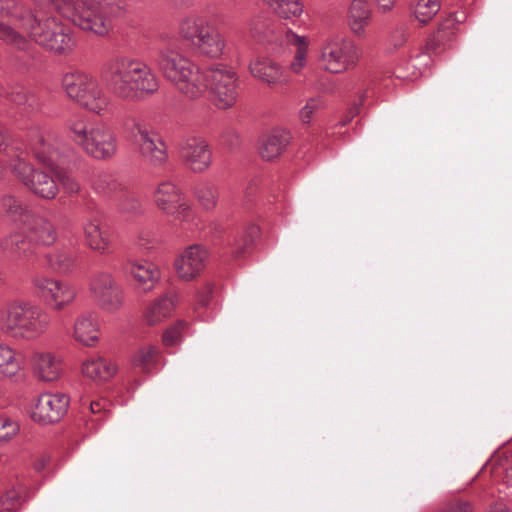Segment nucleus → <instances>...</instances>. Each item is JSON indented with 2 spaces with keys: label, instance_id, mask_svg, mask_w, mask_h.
<instances>
[{
  "label": "nucleus",
  "instance_id": "nucleus-47",
  "mask_svg": "<svg viewBox=\"0 0 512 512\" xmlns=\"http://www.w3.org/2000/svg\"><path fill=\"white\" fill-rule=\"evenodd\" d=\"M248 28L251 36L254 38H258L264 33L266 29V24L260 17H257L249 22Z\"/></svg>",
  "mask_w": 512,
  "mask_h": 512
},
{
  "label": "nucleus",
  "instance_id": "nucleus-10",
  "mask_svg": "<svg viewBox=\"0 0 512 512\" xmlns=\"http://www.w3.org/2000/svg\"><path fill=\"white\" fill-rule=\"evenodd\" d=\"M205 77L214 105L222 110L233 107L238 99L236 72L226 66L217 65L206 70Z\"/></svg>",
  "mask_w": 512,
  "mask_h": 512
},
{
  "label": "nucleus",
  "instance_id": "nucleus-15",
  "mask_svg": "<svg viewBox=\"0 0 512 512\" xmlns=\"http://www.w3.org/2000/svg\"><path fill=\"white\" fill-rule=\"evenodd\" d=\"M208 258V251L199 244L185 248L176 258L174 267L179 279L191 281L204 270Z\"/></svg>",
  "mask_w": 512,
  "mask_h": 512
},
{
  "label": "nucleus",
  "instance_id": "nucleus-44",
  "mask_svg": "<svg viewBox=\"0 0 512 512\" xmlns=\"http://www.w3.org/2000/svg\"><path fill=\"white\" fill-rule=\"evenodd\" d=\"M320 105L321 101L319 98H310L299 112L302 122L309 123L312 115L320 108Z\"/></svg>",
  "mask_w": 512,
  "mask_h": 512
},
{
  "label": "nucleus",
  "instance_id": "nucleus-32",
  "mask_svg": "<svg viewBox=\"0 0 512 512\" xmlns=\"http://www.w3.org/2000/svg\"><path fill=\"white\" fill-rule=\"evenodd\" d=\"M32 240L29 235L15 233L6 238L1 247L15 257H26L32 251Z\"/></svg>",
  "mask_w": 512,
  "mask_h": 512
},
{
  "label": "nucleus",
  "instance_id": "nucleus-7",
  "mask_svg": "<svg viewBox=\"0 0 512 512\" xmlns=\"http://www.w3.org/2000/svg\"><path fill=\"white\" fill-rule=\"evenodd\" d=\"M28 150L41 165L58 176L64 189L70 193L79 190V185L69 175L58 170L60 141L54 133L44 130L31 131L28 137Z\"/></svg>",
  "mask_w": 512,
  "mask_h": 512
},
{
  "label": "nucleus",
  "instance_id": "nucleus-16",
  "mask_svg": "<svg viewBox=\"0 0 512 512\" xmlns=\"http://www.w3.org/2000/svg\"><path fill=\"white\" fill-rule=\"evenodd\" d=\"M180 156L185 165L196 173L207 170L212 162V151L208 142L202 137L187 139L181 147Z\"/></svg>",
  "mask_w": 512,
  "mask_h": 512
},
{
  "label": "nucleus",
  "instance_id": "nucleus-49",
  "mask_svg": "<svg viewBox=\"0 0 512 512\" xmlns=\"http://www.w3.org/2000/svg\"><path fill=\"white\" fill-rule=\"evenodd\" d=\"M143 211V203L135 197H130V214H139Z\"/></svg>",
  "mask_w": 512,
  "mask_h": 512
},
{
  "label": "nucleus",
  "instance_id": "nucleus-38",
  "mask_svg": "<svg viewBox=\"0 0 512 512\" xmlns=\"http://www.w3.org/2000/svg\"><path fill=\"white\" fill-rule=\"evenodd\" d=\"M22 354H0V378L16 376L23 367Z\"/></svg>",
  "mask_w": 512,
  "mask_h": 512
},
{
  "label": "nucleus",
  "instance_id": "nucleus-37",
  "mask_svg": "<svg viewBox=\"0 0 512 512\" xmlns=\"http://www.w3.org/2000/svg\"><path fill=\"white\" fill-rule=\"evenodd\" d=\"M3 212L13 221L25 223L30 216L27 206L11 195H4L1 199Z\"/></svg>",
  "mask_w": 512,
  "mask_h": 512
},
{
  "label": "nucleus",
  "instance_id": "nucleus-1",
  "mask_svg": "<svg viewBox=\"0 0 512 512\" xmlns=\"http://www.w3.org/2000/svg\"><path fill=\"white\" fill-rule=\"evenodd\" d=\"M36 7L48 11L33 13L16 0H0V41L19 51L31 47V41L40 46L62 53L72 46L71 21L83 30L104 35L109 22L103 11L105 0H31ZM127 0H110L120 8Z\"/></svg>",
  "mask_w": 512,
  "mask_h": 512
},
{
  "label": "nucleus",
  "instance_id": "nucleus-52",
  "mask_svg": "<svg viewBox=\"0 0 512 512\" xmlns=\"http://www.w3.org/2000/svg\"><path fill=\"white\" fill-rule=\"evenodd\" d=\"M100 409H101V407H100L99 403H91L90 404V410L92 413H97L100 411Z\"/></svg>",
  "mask_w": 512,
  "mask_h": 512
},
{
  "label": "nucleus",
  "instance_id": "nucleus-33",
  "mask_svg": "<svg viewBox=\"0 0 512 512\" xmlns=\"http://www.w3.org/2000/svg\"><path fill=\"white\" fill-rule=\"evenodd\" d=\"M26 488L22 484L13 485L0 495V512H17L24 501Z\"/></svg>",
  "mask_w": 512,
  "mask_h": 512
},
{
  "label": "nucleus",
  "instance_id": "nucleus-14",
  "mask_svg": "<svg viewBox=\"0 0 512 512\" xmlns=\"http://www.w3.org/2000/svg\"><path fill=\"white\" fill-rule=\"evenodd\" d=\"M159 88L156 74L145 63L130 61V99L144 100Z\"/></svg>",
  "mask_w": 512,
  "mask_h": 512
},
{
  "label": "nucleus",
  "instance_id": "nucleus-41",
  "mask_svg": "<svg viewBox=\"0 0 512 512\" xmlns=\"http://www.w3.org/2000/svg\"><path fill=\"white\" fill-rule=\"evenodd\" d=\"M166 215L172 216L176 221L185 224H193L196 218L195 211L185 197H182L175 205V208L170 213H166Z\"/></svg>",
  "mask_w": 512,
  "mask_h": 512
},
{
  "label": "nucleus",
  "instance_id": "nucleus-8",
  "mask_svg": "<svg viewBox=\"0 0 512 512\" xmlns=\"http://www.w3.org/2000/svg\"><path fill=\"white\" fill-rule=\"evenodd\" d=\"M130 151L138 154L153 167H164L168 161L165 142L148 124L140 120H134L130 126Z\"/></svg>",
  "mask_w": 512,
  "mask_h": 512
},
{
  "label": "nucleus",
  "instance_id": "nucleus-24",
  "mask_svg": "<svg viewBox=\"0 0 512 512\" xmlns=\"http://www.w3.org/2000/svg\"><path fill=\"white\" fill-rule=\"evenodd\" d=\"M291 141V134L285 129H274L263 137L260 146V156L267 161H272L281 156Z\"/></svg>",
  "mask_w": 512,
  "mask_h": 512
},
{
  "label": "nucleus",
  "instance_id": "nucleus-50",
  "mask_svg": "<svg viewBox=\"0 0 512 512\" xmlns=\"http://www.w3.org/2000/svg\"><path fill=\"white\" fill-rule=\"evenodd\" d=\"M486 512H512L510 508L503 502L492 504Z\"/></svg>",
  "mask_w": 512,
  "mask_h": 512
},
{
  "label": "nucleus",
  "instance_id": "nucleus-53",
  "mask_svg": "<svg viewBox=\"0 0 512 512\" xmlns=\"http://www.w3.org/2000/svg\"><path fill=\"white\" fill-rule=\"evenodd\" d=\"M350 113H351V117H354L355 115H357L359 113V107L358 106L353 107L351 109Z\"/></svg>",
  "mask_w": 512,
  "mask_h": 512
},
{
  "label": "nucleus",
  "instance_id": "nucleus-20",
  "mask_svg": "<svg viewBox=\"0 0 512 512\" xmlns=\"http://www.w3.org/2000/svg\"><path fill=\"white\" fill-rule=\"evenodd\" d=\"M249 71L254 78L271 87L286 82L284 68L268 57H256L251 60Z\"/></svg>",
  "mask_w": 512,
  "mask_h": 512
},
{
  "label": "nucleus",
  "instance_id": "nucleus-18",
  "mask_svg": "<svg viewBox=\"0 0 512 512\" xmlns=\"http://www.w3.org/2000/svg\"><path fill=\"white\" fill-rule=\"evenodd\" d=\"M373 17L371 3L368 0H351L346 11V23L353 35L362 38Z\"/></svg>",
  "mask_w": 512,
  "mask_h": 512
},
{
  "label": "nucleus",
  "instance_id": "nucleus-11",
  "mask_svg": "<svg viewBox=\"0 0 512 512\" xmlns=\"http://www.w3.org/2000/svg\"><path fill=\"white\" fill-rule=\"evenodd\" d=\"M33 283L39 295L58 311L70 305L77 294L76 288L72 284L45 276L36 277Z\"/></svg>",
  "mask_w": 512,
  "mask_h": 512
},
{
  "label": "nucleus",
  "instance_id": "nucleus-5",
  "mask_svg": "<svg viewBox=\"0 0 512 512\" xmlns=\"http://www.w3.org/2000/svg\"><path fill=\"white\" fill-rule=\"evenodd\" d=\"M62 88L66 95L82 108L101 114L108 106V97L98 79L82 71L64 74Z\"/></svg>",
  "mask_w": 512,
  "mask_h": 512
},
{
  "label": "nucleus",
  "instance_id": "nucleus-31",
  "mask_svg": "<svg viewBox=\"0 0 512 512\" xmlns=\"http://www.w3.org/2000/svg\"><path fill=\"white\" fill-rule=\"evenodd\" d=\"M84 235L88 246L97 251H105L108 248L109 239L96 219L87 221L84 224Z\"/></svg>",
  "mask_w": 512,
  "mask_h": 512
},
{
  "label": "nucleus",
  "instance_id": "nucleus-43",
  "mask_svg": "<svg viewBox=\"0 0 512 512\" xmlns=\"http://www.w3.org/2000/svg\"><path fill=\"white\" fill-rule=\"evenodd\" d=\"M286 43L293 49L294 54H308L310 39L288 30L285 34Z\"/></svg>",
  "mask_w": 512,
  "mask_h": 512
},
{
  "label": "nucleus",
  "instance_id": "nucleus-13",
  "mask_svg": "<svg viewBox=\"0 0 512 512\" xmlns=\"http://www.w3.org/2000/svg\"><path fill=\"white\" fill-rule=\"evenodd\" d=\"M90 291L98 305L107 312H115L123 304V292L109 274L95 276L91 280Z\"/></svg>",
  "mask_w": 512,
  "mask_h": 512
},
{
  "label": "nucleus",
  "instance_id": "nucleus-2",
  "mask_svg": "<svg viewBox=\"0 0 512 512\" xmlns=\"http://www.w3.org/2000/svg\"><path fill=\"white\" fill-rule=\"evenodd\" d=\"M159 67L164 77L188 99H199L205 94L207 90L205 71L183 56L175 42L169 43L161 50Z\"/></svg>",
  "mask_w": 512,
  "mask_h": 512
},
{
  "label": "nucleus",
  "instance_id": "nucleus-29",
  "mask_svg": "<svg viewBox=\"0 0 512 512\" xmlns=\"http://www.w3.org/2000/svg\"><path fill=\"white\" fill-rule=\"evenodd\" d=\"M260 230L256 225H250L240 231L229 240L231 253L235 257H240L248 251L254 240L259 236Z\"/></svg>",
  "mask_w": 512,
  "mask_h": 512
},
{
  "label": "nucleus",
  "instance_id": "nucleus-6",
  "mask_svg": "<svg viewBox=\"0 0 512 512\" xmlns=\"http://www.w3.org/2000/svg\"><path fill=\"white\" fill-rule=\"evenodd\" d=\"M179 35L197 52L209 58L222 55L225 43L218 29L202 16H189L179 25Z\"/></svg>",
  "mask_w": 512,
  "mask_h": 512
},
{
  "label": "nucleus",
  "instance_id": "nucleus-54",
  "mask_svg": "<svg viewBox=\"0 0 512 512\" xmlns=\"http://www.w3.org/2000/svg\"><path fill=\"white\" fill-rule=\"evenodd\" d=\"M152 355H153V354H151V353L143 354V356H144V357H143V361H147V360H148V358H151V356H152Z\"/></svg>",
  "mask_w": 512,
  "mask_h": 512
},
{
  "label": "nucleus",
  "instance_id": "nucleus-51",
  "mask_svg": "<svg viewBox=\"0 0 512 512\" xmlns=\"http://www.w3.org/2000/svg\"><path fill=\"white\" fill-rule=\"evenodd\" d=\"M504 481L512 487V465L505 469Z\"/></svg>",
  "mask_w": 512,
  "mask_h": 512
},
{
  "label": "nucleus",
  "instance_id": "nucleus-39",
  "mask_svg": "<svg viewBox=\"0 0 512 512\" xmlns=\"http://www.w3.org/2000/svg\"><path fill=\"white\" fill-rule=\"evenodd\" d=\"M440 7L439 0H418L414 8L415 18L426 24L440 11Z\"/></svg>",
  "mask_w": 512,
  "mask_h": 512
},
{
  "label": "nucleus",
  "instance_id": "nucleus-42",
  "mask_svg": "<svg viewBox=\"0 0 512 512\" xmlns=\"http://www.w3.org/2000/svg\"><path fill=\"white\" fill-rule=\"evenodd\" d=\"M20 430L16 420L6 415H0V443L8 442L14 438Z\"/></svg>",
  "mask_w": 512,
  "mask_h": 512
},
{
  "label": "nucleus",
  "instance_id": "nucleus-34",
  "mask_svg": "<svg viewBox=\"0 0 512 512\" xmlns=\"http://www.w3.org/2000/svg\"><path fill=\"white\" fill-rule=\"evenodd\" d=\"M281 18L299 17L303 12L301 0H263Z\"/></svg>",
  "mask_w": 512,
  "mask_h": 512
},
{
  "label": "nucleus",
  "instance_id": "nucleus-55",
  "mask_svg": "<svg viewBox=\"0 0 512 512\" xmlns=\"http://www.w3.org/2000/svg\"><path fill=\"white\" fill-rule=\"evenodd\" d=\"M0 350H9L11 351V349L7 346H5L4 344H0Z\"/></svg>",
  "mask_w": 512,
  "mask_h": 512
},
{
  "label": "nucleus",
  "instance_id": "nucleus-12",
  "mask_svg": "<svg viewBox=\"0 0 512 512\" xmlns=\"http://www.w3.org/2000/svg\"><path fill=\"white\" fill-rule=\"evenodd\" d=\"M69 398L65 394H41L31 409L33 421L41 424H50L59 421L66 413Z\"/></svg>",
  "mask_w": 512,
  "mask_h": 512
},
{
  "label": "nucleus",
  "instance_id": "nucleus-17",
  "mask_svg": "<svg viewBox=\"0 0 512 512\" xmlns=\"http://www.w3.org/2000/svg\"><path fill=\"white\" fill-rule=\"evenodd\" d=\"M99 316L94 311L81 312L74 321L73 339L84 347L92 348L100 340Z\"/></svg>",
  "mask_w": 512,
  "mask_h": 512
},
{
  "label": "nucleus",
  "instance_id": "nucleus-48",
  "mask_svg": "<svg viewBox=\"0 0 512 512\" xmlns=\"http://www.w3.org/2000/svg\"><path fill=\"white\" fill-rule=\"evenodd\" d=\"M379 10L383 13L390 11L396 3V0H374Z\"/></svg>",
  "mask_w": 512,
  "mask_h": 512
},
{
  "label": "nucleus",
  "instance_id": "nucleus-35",
  "mask_svg": "<svg viewBox=\"0 0 512 512\" xmlns=\"http://www.w3.org/2000/svg\"><path fill=\"white\" fill-rule=\"evenodd\" d=\"M461 20L454 15H450L440 26L437 33L427 42L426 50L428 53H437L441 44L451 38L452 29L456 23Z\"/></svg>",
  "mask_w": 512,
  "mask_h": 512
},
{
  "label": "nucleus",
  "instance_id": "nucleus-36",
  "mask_svg": "<svg viewBox=\"0 0 512 512\" xmlns=\"http://www.w3.org/2000/svg\"><path fill=\"white\" fill-rule=\"evenodd\" d=\"M218 194V187L209 182L200 183L194 189L197 202L206 211H211L216 207Z\"/></svg>",
  "mask_w": 512,
  "mask_h": 512
},
{
  "label": "nucleus",
  "instance_id": "nucleus-3",
  "mask_svg": "<svg viewBox=\"0 0 512 512\" xmlns=\"http://www.w3.org/2000/svg\"><path fill=\"white\" fill-rule=\"evenodd\" d=\"M50 315L41 307L13 300L0 309V330L14 338L33 340L46 332Z\"/></svg>",
  "mask_w": 512,
  "mask_h": 512
},
{
  "label": "nucleus",
  "instance_id": "nucleus-25",
  "mask_svg": "<svg viewBox=\"0 0 512 512\" xmlns=\"http://www.w3.org/2000/svg\"><path fill=\"white\" fill-rule=\"evenodd\" d=\"M9 100L15 106L20 120L32 119L40 109L37 97L23 87L13 88Z\"/></svg>",
  "mask_w": 512,
  "mask_h": 512
},
{
  "label": "nucleus",
  "instance_id": "nucleus-45",
  "mask_svg": "<svg viewBox=\"0 0 512 512\" xmlns=\"http://www.w3.org/2000/svg\"><path fill=\"white\" fill-rule=\"evenodd\" d=\"M214 285L212 283H206L201 290L197 292V303L200 306H206L213 294Z\"/></svg>",
  "mask_w": 512,
  "mask_h": 512
},
{
  "label": "nucleus",
  "instance_id": "nucleus-9",
  "mask_svg": "<svg viewBox=\"0 0 512 512\" xmlns=\"http://www.w3.org/2000/svg\"><path fill=\"white\" fill-rule=\"evenodd\" d=\"M359 58L356 43L344 36H336L325 41L320 49L321 67L330 73H344L353 69Z\"/></svg>",
  "mask_w": 512,
  "mask_h": 512
},
{
  "label": "nucleus",
  "instance_id": "nucleus-27",
  "mask_svg": "<svg viewBox=\"0 0 512 512\" xmlns=\"http://www.w3.org/2000/svg\"><path fill=\"white\" fill-rule=\"evenodd\" d=\"M184 197L181 190L172 181L166 180L158 184L154 191L155 205L164 214L170 213L175 205Z\"/></svg>",
  "mask_w": 512,
  "mask_h": 512
},
{
  "label": "nucleus",
  "instance_id": "nucleus-21",
  "mask_svg": "<svg viewBox=\"0 0 512 512\" xmlns=\"http://www.w3.org/2000/svg\"><path fill=\"white\" fill-rule=\"evenodd\" d=\"M31 365L34 376L43 382L55 381L63 372L60 354H33Z\"/></svg>",
  "mask_w": 512,
  "mask_h": 512
},
{
  "label": "nucleus",
  "instance_id": "nucleus-28",
  "mask_svg": "<svg viewBox=\"0 0 512 512\" xmlns=\"http://www.w3.org/2000/svg\"><path fill=\"white\" fill-rule=\"evenodd\" d=\"M130 275L138 283L142 292L151 290L154 283L159 278V272L153 263L144 261L141 263L130 265Z\"/></svg>",
  "mask_w": 512,
  "mask_h": 512
},
{
  "label": "nucleus",
  "instance_id": "nucleus-46",
  "mask_svg": "<svg viewBox=\"0 0 512 512\" xmlns=\"http://www.w3.org/2000/svg\"><path fill=\"white\" fill-rule=\"evenodd\" d=\"M308 54H294L292 61L289 64V69L293 73H300L306 66Z\"/></svg>",
  "mask_w": 512,
  "mask_h": 512
},
{
  "label": "nucleus",
  "instance_id": "nucleus-26",
  "mask_svg": "<svg viewBox=\"0 0 512 512\" xmlns=\"http://www.w3.org/2000/svg\"><path fill=\"white\" fill-rule=\"evenodd\" d=\"M29 238L33 242L50 245L55 242L57 233L52 223L44 217L30 215L25 222Z\"/></svg>",
  "mask_w": 512,
  "mask_h": 512
},
{
  "label": "nucleus",
  "instance_id": "nucleus-30",
  "mask_svg": "<svg viewBox=\"0 0 512 512\" xmlns=\"http://www.w3.org/2000/svg\"><path fill=\"white\" fill-rule=\"evenodd\" d=\"M47 265L56 272L69 273L75 267V257L65 248H55L46 254Z\"/></svg>",
  "mask_w": 512,
  "mask_h": 512
},
{
  "label": "nucleus",
  "instance_id": "nucleus-40",
  "mask_svg": "<svg viewBox=\"0 0 512 512\" xmlns=\"http://www.w3.org/2000/svg\"><path fill=\"white\" fill-rule=\"evenodd\" d=\"M188 322L185 320H178L169 326L162 335V343L165 347H175L183 339V333L188 328Z\"/></svg>",
  "mask_w": 512,
  "mask_h": 512
},
{
  "label": "nucleus",
  "instance_id": "nucleus-22",
  "mask_svg": "<svg viewBox=\"0 0 512 512\" xmlns=\"http://www.w3.org/2000/svg\"><path fill=\"white\" fill-rule=\"evenodd\" d=\"M178 302L176 294L168 293L151 301L143 310V319L149 326H155L168 319Z\"/></svg>",
  "mask_w": 512,
  "mask_h": 512
},
{
  "label": "nucleus",
  "instance_id": "nucleus-23",
  "mask_svg": "<svg viewBox=\"0 0 512 512\" xmlns=\"http://www.w3.org/2000/svg\"><path fill=\"white\" fill-rule=\"evenodd\" d=\"M128 62L125 57L112 60L104 72V80L117 96H127Z\"/></svg>",
  "mask_w": 512,
  "mask_h": 512
},
{
  "label": "nucleus",
  "instance_id": "nucleus-4",
  "mask_svg": "<svg viewBox=\"0 0 512 512\" xmlns=\"http://www.w3.org/2000/svg\"><path fill=\"white\" fill-rule=\"evenodd\" d=\"M68 129L72 140L94 158H109L116 151L115 135L103 124L94 125L85 116H74L68 121Z\"/></svg>",
  "mask_w": 512,
  "mask_h": 512
},
{
  "label": "nucleus",
  "instance_id": "nucleus-19",
  "mask_svg": "<svg viewBox=\"0 0 512 512\" xmlns=\"http://www.w3.org/2000/svg\"><path fill=\"white\" fill-rule=\"evenodd\" d=\"M116 372V364L100 354H90L81 364L82 375L96 384L109 381Z\"/></svg>",
  "mask_w": 512,
  "mask_h": 512
}]
</instances>
